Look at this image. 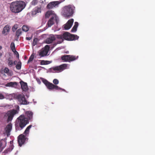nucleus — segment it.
<instances>
[{
	"label": "nucleus",
	"mask_w": 155,
	"mask_h": 155,
	"mask_svg": "<svg viewBox=\"0 0 155 155\" xmlns=\"http://www.w3.org/2000/svg\"><path fill=\"white\" fill-rule=\"evenodd\" d=\"M4 98V96L0 93V99H2Z\"/></svg>",
	"instance_id": "41"
},
{
	"label": "nucleus",
	"mask_w": 155,
	"mask_h": 155,
	"mask_svg": "<svg viewBox=\"0 0 155 155\" xmlns=\"http://www.w3.org/2000/svg\"><path fill=\"white\" fill-rule=\"evenodd\" d=\"M8 65L10 67H12L13 64V62L11 60V58H9L7 60Z\"/></svg>",
	"instance_id": "26"
},
{
	"label": "nucleus",
	"mask_w": 155,
	"mask_h": 155,
	"mask_svg": "<svg viewBox=\"0 0 155 155\" xmlns=\"http://www.w3.org/2000/svg\"><path fill=\"white\" fill-rule=\"evenodd\" d=\"M33 114V113L31 111H28L25 112V116L28 120V122L32 121Z\"/></svg>",
	"instance_id": "13"
},
{
	"label": "nucleus",
	"mask_w": 155,
	"mask_h": 155,
	"mask_svg": "<svg viewBox=\"0 0 155 155\" xmlns=\"http://www.w3.org/2000/svg\"><path fill=\"white\" fill-rule=\"evenodd\" d=\"M17 111L14 109L8 111L6 112L5 113L4 115V118L7 117V121L8 122L11 121L13 119L14 115L17 114Z\"/></svg>",
	"instance_id": "4"
},
{
	"label": "nucleus",
	"mask_w": 155,
	"mask_h": 155,
	"mask_svg": "<svg viewBox=\"0 0 155 155\" xmlns=\"http://www.w3.org/2000/svg\"><path fill=\"white\" fill-rule=\"evenodd\" d=\"M47 62H48V61H47L42 60L41 62V64L42 65H45V64H48L47 63Z\"/></svg>",
	"instance_id": "37"
},
{
	"label": "nucleus",
	"mask_w": 155,
	"mask_h": 155,
	"mask_svg": "<svg viewBox=\"0 0 155 155\" xmlns=\"http://www.w3.org/2000/svg\"><path fill=\"white\" fill-rule=\"evenodd\" d=\"M2 53L0 52V59H1V57L2 56Z\"/></svg>",
	"instance_id": "44"
},
{
	"label": "nucleus",
	"mask_w": 155,
	"mask_h": 155,
	"mask_svg": "<svg viewBox=\"0 0 155 155\" xmlns=\"http://www.w3.org/2000/svg\"><path fill=\"white\" fill-rule=\"evenodd\" d=\"M22 30L23 31H24L27 32L29 28L27 26L24 25L22 26Z\"/></svg>",
	"instance_id": "33"
},
{
	"label": "nucleus",
	"mask_w": 155,
	"mask_h": 155,
	"mask_svg": "<svg viewBox=\"0 0 155 155\" xmlns=\"http://www.w3.org/2000/svg\"><path fill=\"white\" fill-rule=\"evenodd\" d=\"M32 126V125H30L26 128L24 133V135H25L26 136H27L28 135L30 129L31 127Z\"/></svg>",
	"instance_id": "23"
},
{
	"label": "nucleus",
	"mask_w": 155,
	"mask_h": 155,
	"mask_svg": "<svg viewBox=\"0 0 155 155\" xmlns=\"http://www.w3.org/2000/svg\"><path fill=\"white\" fill-rule=\"evenodd\" d=\"M12 12L15 13H18L21 12L22 10H11Z\"/></svg>",
	"instance_id": "39"
},
{
	"label": "nucleus",
	"mask_w": 155,
	"mask_h": 155,
	"mask_svg": "<svg viewBox=\"0 0 155 155\" xmlns=\"http://www.w3.org/2000/svg\"><path fill=\"white\" fill-rule=\"evenodd\" d=\"M41 12V10H33L32 11L31 13V15L32 16L35 15L37 13Z\"/></svg>",
	"instance_id": "29"
},
{
	"label": "nucleus",
	"mask_w": 155,
	"mask_h": 155,
	"mask_svg": "<svg viewBox=\"0 0 155 155\" xmlns=\"http://www.w3.org/2000/svg\"><path fill=\"white\" fill-rule=\"evenodd\" d=\"M2 48V46H0V50H1Z\"/></svg>",
	"instance_id": "45"
},
{
	"label": "nucleus",
	"mask_w": 155,
	"mask_h": 155,
	"mask_svg": "<svg viewBox=\"0 0 155 155\" xmlns=\"http://www.w3.org/2000/svg\"><path fill=\"white\" fill-rule=\"evenodd\" d=\"M17 25H14L13 26V27L12 28V31L13 32H14L17 29Z\"/></svg>",
	"instance_id": "35"
},
{
	"label": "nucleus",
	"mask_w": 155,
	"mask_h": 155,
	"mask_svg": "<svg viewBox=\"0 0 155 155\" xmlns=\"http://www.w3.org/2000/svg\"><path fill=\"white\" fill-rule=\"evenodd\" d=\"M26 135L23 134L20 135L18 137V143L19 145L21 147L23 144L26 139H28L26 137Z\"/></svg>",
	"instance_id": "10"
},
{
	"label": "nucleus",
	"mask_w": 155,
	"mask_h": 155,
	"mask_svg": "<svg viewBox=\"0 0 155 155\" xmlns=\"http://www.w3.org/2000/svg\"><path fill=\"white\" fill-rule=\"evenodd\" d=\"M56 38L60 40V41H58L56 43H55L53 45V46L51 47V49H52L54 47H55L57 44L61 43L63 41V34L62 35H55Z\"/></svg>",
	"instance_id": "12"
},
{
	"label": "nucleus",
	"mask_w": 155,
	"mask_h": 155,
	"mask_svg": "<svg viewBox=\"0 0 155 155\" xmlns=\"http://www.w3.org/2000/svg\"><path fill=\"white\" fill-rule=\"evenodd\" d=\"M65 53H66L68 54V51H67V52H66Z\"/></svg>",
	"instance_id": "47"
},
{
	"label": "nucleus",
	"mask_w": 155,
	"mask_h": 155,
	"mask_svg": "<svg viewBox=\"0 0 155 155\" xmlns=\"http://www.w3.org/2000/svg\"><path fill=\"white\" fill-rule=\"evenodd\" d=\"M12 124L10 123L7 125L5 129V132L7 137H8L10 135V133L12 129Z\"/></svg>",
	"instance_id": "17"
},
{
	"label": "nucleus",
	"mask_w": 155,
	"mask_h": 155,
	"mask_svg": "<svg viewBox=\"0 0 155 155\" xmlns=\"http://www.w3.org/2000/svg\"><path fill=\"white\" fill-rule=\"evenodd\" d=\"M26 6L25 3L22 1H17L11 3L10 8L12 10H23Z\"/></svg>",
	"instance_id": "3"
},
{
	"label": "nucleus",
	"mask_w": 155,
	"mask_h": 155,
	"mask_svg": "<svg viewBox=\"0 0 155 155\" xmlns=\"http://www.w3.org/2000/svg\"><path fill=\"white\" fill-rule=\"evenodd\" d=\"M60 1H53L50 2L47 6V8L48 9H52L58 7L59 5L61 3Z\"/></svg>",
	"instance_id": "9"
},
{
	"label": "nucleus",
	"mask_w": 155,
	"mask_h": 155,
	"mask_svg": "<svg viewBox=\"0 0 155 155\" xmlns=\"http://www.w3.org/2000/svg\"><path fill=\"white\" fill-rule=\"evenodd\" d=\"M65 10H74L75 8V7L72 5H69L68 6H65L64 7Z\"/></svg>",
	"instance_id": "25"
},
{
	"label": "nucleus",
	"mask_w": 155,
	"mask_h": 155,
	"mask_svg": "<svg viewBox=\"0 0 155 155\" xmlns=\"http://www.w3.org/2000/svg\"><path fill=\"white\" fill-rule=\"evenodd\" d=\"M20 84L21 88L22 91L25 92L28 91V88L27 83L21 80L20 82Z\"/></svg>",
	"instance_id": "16"
},
{
	"label": "nucleus",
	"mask_w": 155,
	"mask_h": 155,
	"mask_svg": "<svg viewBox=\"0 0 155 155\" xmlns=\"http://www.w3.org/2000/svg\"><path fill=\"white\" fill-rule=\"evenodd\" d=\"M50 47L49 45H46L38 52L39 55L41 57H43L47 55Z\"/></svg>",
	"instance_id": "7"
},
{
	"label": "nucleus",
	"mask_w": 155,
	"mask_h": 155,
	"mask_svg": "<svg viewBox=\"0 0 155 155\" xmlns=\"http://www.w3.org/2000/svg\"><path fill=\"white\" fill-rule=\"evenodd\" d=\"M9 71V69L7 67L5 68L4 70V72L6 74L8 73Z\"/></svg>",
	"instance_id": "36"
},
{
	"label": "nucleus",
	"mask_w": 155,
	"mask_h": 155,
	"mask_svg": "<svg viewBox=\"0 0 155 155\" xmlns=\"http://www.w3.org/2000/svg\"><path fill=\"white\" fill-rule=\"evenodd\" d=\"M56 16V15L54 14V12L52 10H48L45 13V18H49L50 16Z\"/></svg>",
	"instance_id": "18"
},
{
	"label": "nucleus",
	"mask_w": 155,
	"mask_h": 155,
	"mask_svg": "<svg viewBox=\"0 0 155 155\" xmlns=\"http://www.w3.org/2000/svg\"><path fill=\"white\" fill-rule=\"evenodd\" d=\"M38 39L37 38H35L33 41L32 45L33 46H35L37 44V42L38 41Z\"/></svg>",
	"instance_id": "34"
},
{
	"label": "nucleus",
	"mask_w": 155,
	"mask_h": 155,
	"mask_svg": "<svg viewBox=\"0 0 155 155\" xmlns=\"http://www.w3.org/2000/svg\"><path fill=\"white\" fill-rule=\"evenodd\" d=\"M54 17L52 16L51 18L49 20L47 23V25L48 27H51L54 24Z\"/></svg>",
	"instance_id": "22"
},
{
	"label": "nucleus",
	"mask_w": 155,
	"mask_h": 155,
	"mask_svg": "<svg viewBox=\"0 0 155 155\" xmlns=\"http://www.w3.org/2000/svg\"><path fill=\"white\" fill-rule=\"evenodd\" d=\"M10 28L9 25H6L3 28V31L2 33L5 35H6L8 33L9 31Z\"/></svg>",
	"instance_id": "21"
},
{
	"label": "nucleus",
	"mask_w": 155,
	"mask_h": 155,
	"mask_svg": "<svg viewBox=\"0 0 155 155\" xmlns=\"http://www.w3.org/2000/svg\"><path fill=\"white\" fill-rule=\"evenodd\" d=\"M14 52H13L14 54L16 55V57L17 58H19V55L18 53V52L17 51H16L15 50V51H14Z\"/></svg>",
	"instance_id": "38"
},
{
	"label": "nucleus",
	"mask_w": 155,
	"mask_h": 155,
	"mask_svg": "<svg viewBox=\"0 0 155 155\" xmlns=\"http://www.w3.org/2000/svg\"><path fill=\"white\" fill-rule=\"evenodd\" d=\"M21 61H19L16 66V68L18 70H20L21 69Z\"/></svg>",
	"instance_id": "30"
},
{
	"label": "nucleus",
	"mask_w": 155,
	"mask_h": 155,
	"mask_svg": "<svg viewBox=\"0 0 155 155\" xmlns=\"http://www.w3.org/2000/svg\"><path fill=\"white\" fill-rule=\"evenodd\" d=\"M32 38V37H26V39L28 40L29 41Z\"/></svg>",
	"instance_id": "42"
},
{
	"label": "nucleus",
	"mask_w": 155,
	"mask_h": 155,
	"mask_svg": "<svg viewBox=\"0 0 155 155\" xmlns=\"http://www.w3.org/2000/svg\"><path fill=\"white\" fill-rule=\"evenodd\" d=\"M17 99L20 104L26 105L29 104L24 94L18 95L17 96Z\"/></svg>",
	"instance_id": "8"
},
{
	"label": "nucleus",
	"mask_w": 155,
	"mask_h": 155,
	"mask_svg": "<svg viewBox=\"0 0 155 155\" xmlns=\"http://www.w3.org/2000/svg\"><path fill=\"white\" fill-rule=\"evenodd\" d=\"M73 10H64V12L63 13V15L65 17H68L72 16L73 12Z\"/></svg>",
	"instance_id": "19"
},
{
	"label": "nucleus",
	"mask_w": 155,
	"mask_h": 155,
	"mask_svg": "<svg viewBox=\"0 0 155 155\" xmlns=\"http://www.w3.org/2000/svg\"><path fill=\"white\" fill-rule=\"evenodd\" d=\"M42 82L45 84L48 89L50 90L54 89L56 90H61L63 91H65V90L59 87L56 85L58 84L59 82L58 80L56 79H54L53 81V82L54 84L48 82L45 79H43Z\"/></svg>",
	"instance_id": "2"
},
{
	"label": "nucleus",
	"mask_w": 155,
	"mask_h": 155,
	"mask_svg": "<svg viewBox=\"0 0 155 155\" xmlns=\"http://www.w3.org/2000/svg\"><path fill=\"white\" fill-rule=\"evenodd\" d=\"M34 56H35V55L33 54H32L31 55V56L29 58V59L28 61V63H29L33 61V60L34 59Z\"/></svg>",
	"instance_id": "32"
},
{
	"label": "nucleus",
	"mask_w": 155,
	"mask_h": 155,
	"mask_svg": "<svg viewBox=\"0 0 155 155\" xmlns=\"http://www.w3.org/2000/svg\"><path fill=\"white\" fill-rule=\"evenodd\" d=\"M21 29H19L16 31V35L17 37L18 38H19V37L21 34Z\"/></svg>",
	"instance_id": "27"
},
{
	"label": "nucleus",
	"mask_w": 155,
	"mask_h": 155,
	"mask_svg": "<svg viewBox=\"0 0 155 155\" xmlns=\"http://www.w3.org/2000/svg\"><path fill=\"white\" fill-rule=\"evenodd\" d=\"M18 85V83L16 82H10L7 83L5 85V86L6 87H12L16 88Z\"/></svg>",
	"instance_id": "20"
},
{
	"label": "nucleus",
	"mask_w": 155,
	"mask_h": 155,
	"mask_svg": "<svg viewBox=\"0 0 155 155\" xmlns=\"http://www.w3.org/2000/svg\"><path fill=\"white\" fill-rule=\"evenodd\" d=\"M78 58V56L70 55H64L61 57V60L64 62H71L77 60Z\"/></svg>",
	"instance_id": "6"
},
{
	"label": "nucleus",
	"mask_w": 155,
	"mask_h": 155,
	"mask_svg": "<svg viewBox=\"0 0 155 155\" xmlns=\"http://www.w3.org/2000/svg\"><path fill=\"white\" fill-rule=\"evenodd\" d=\"M56 40V37L54 35H51L48 37L45 41V43L47 44H50Z\"/></svg>",
	"instance_id": "14"
},
{
	"label": "nucleus",
	"mask_w": 155,
	"mask_h": 155,
	"mask_svg": "<svg viewBox=\"0 0 155 155\" xmlns=\"http://www.w3.org/2000/svg\"><path fill=\"white\" fill-rule=\"evenodd\" d=\"M37 3V1L36 0H33L31 2L32 5H35Z\"/></svg>",
	"instance_id": "40"
},
{
	"label": "nucleus",
	"mask_w": 155,
	"mask_h": 155,
	"mask_svg": "<svg viewBox=\"0 0 155 155\" xmlns=\"http://www.w3.org/2000/svg\"><path fill=\"white\" fill-rule=\"evenodd\" d=\"M67 66V64H63L59 66H56L54 67L53 68V70L54 71H58L59 72H60L66 69Z\"/></svg>",
	"instance_id": "11"
},
{
	"label": "nucleus",
	"mask_w": 155,
	"mask_h": 155,
	"mask_svg": "<svg viewBox=\"0 0 155 155\" xmlns=\"http://www.w3.org/2000/svg\"><path fill=\"white\" fill-rule=\"evenodd\" d=\"M17 63V61H14L13 62V64L15 65V64H16Z\"/></svg>",
	"instance_id": "43"
},
{
	"label": "nucleus",
	"mask_w": 155,
	"mask_h": 155,
	"mask_svg": "<svg viewBox=\"0 0 155 155\" xmlns=\"http://www.w3.org/2000/svg\"><path fill=\"white\" fill-rule=\"evenodd\" d=\"M63 39L68 41H73L78 40L79 36L76 35L71 34L70 33L66 32L63 34Z\"/></svg>",
	"instance_id": "5"
},
{
	"label": "nucleus",
	"mask_w": 155,
	"mask_h": 155,
	"mask_svg": "<svg viewBox=\"0 0 155 155\" xmlns=\"http://www.w3.org/2000/svg\"><path fill=\"white\" fill-rule=\"evenodd\" d=\"M74 22V19H71L69 20L64 25V28L66 30H68L71 27Z\"/></svg>",
	"instance_id": "15"
},
{
	"label": "nucleus",
	"mask_w": 155,
	"mask_h": 155,
	"mask_svg": "<svg viewBox=\"0 0 155 155\" xmlns=\"http://www.w3.org/2000/svg\"><path fill=\"white\" fill-rule=\"evenodd\" d=\"M78 25V23L77 22H75L74 25L71 30V32H74L76 31Z\"/></svg>",
	"instance_id": "24"
},
{
	"label": "nucleus",
	"mask_w": 155,
	"mask_h": 155,
	"mask_svg": "<svg viewBox=\"0 0 155 155\" xmlns=\"http://www.w3.org/2000/svg\"><path fill=\"white\" fill-rule=\"evenodd\" d=\"M17 39H15V40H16V41H18V38H17Z\"/></svg>",
	"instance_id": "46"
},
{
	"label": "nucleus",
	"mask_w": 155,
	"mask_h": 155,
	"mask_svg": "<svg viewBox=\"0 0 155 155\" xmlns=\"http://www.w3.org/2000/svg\"><path fill=\"white\" fill-rule=\"evenodd\" d=\"M28 123V120L25 115H21L17 118L16 123L15 124L16 130H21Z\"/></svg>",
	"instance_id": "1"
},
{
	"label": "nucleus",
	"mask_w": 155,
	"mask_h": 155,
	"mask_svg": "<svg viewBox=\"0 0 155 155\" xmlns=\"http://www.w3.org/2000/svg\"><path fill=\"white\" fill-rule=\"evenodd\" d=\"M13 52H14V51H15V45L14 42H12L10 46Z\"/></svg>",
	"instance_id": "28"
},
{
	"label": "nucleus",
	"mask_w": 155,
	"mask_h": 155,
	"mask_svg": "<svg viewBox=\"0 0 155 155\" xmlns=\"http://www.w3.org/2000/svg\"><path fill=\"white\" fill-rule=\"evenodd\" d=\"M5 145H6L5 142L4 141H0V147L2 149L4 148L5 147Z\"/></svg>",
	"instance_id": "31"
}]
</instances>
